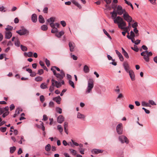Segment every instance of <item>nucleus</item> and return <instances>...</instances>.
Masks as SVG:
<instances>
[{
  "label": "nucleus",
  "instance_id": "57",
  "mask_svg": "<svg viewBox=\"0 0 157 157\" xmlns=\"http://www.w3.org/2000/svg\"><path fill=\"white\" fill-rule=\"evenodd\" d=\"M69 150L71 151V152L72 154L74 155H76V151L75 150L71 149H70Z\"/></svg>",
  "mask_w": 157,
  "mask_h": 157
},
{
  "label": "nucleus",
  "instance_id": "62",
  "mask_svg": "<svg viewBox=\"0 0 157 157\" xmlns=\"http://www.w3.org/2000/svg\"><path fill=\"white\" fill-rule=\"evenodd\" d=\"M48 119V118L47 115H44L43 116V119L42 120L44 121H46Z\"/></svg>",
  "mask_w": 157,
  "mask_h": 157
},
{
  "label": "nucleus",
  "instance_id": "53",
  "mask_svg": "<svg viewBox=\"0 0 157 157\" xmlns=\"http://www.w3.org/2000/svg\"><path fill=\"white\" fill-rule=\"evenodd\" d=\"M20 42L18 40L15 41V45L17 47L20 46Z\"/></svg>",
  "mask_w": 157,
  "mask_h": 157
},
{
  "label": "nucleus",
  "instance_id": "48",
  "mask_svg": "<svg viewBox=\"0 0 157 157\" xmlns=\"http://www.w3.org/2000/svg\"><path fill=\"white\" fill-rule=\"evenodd\" d=\"M132 27L134 28V29L135 28H136L138 26V23L136 22H135L132 25Z\"/></svg>",
  "mask_w": 157,
  "mask_h": 157
},
{
  "label": "nucleus",
  "instance_id": "15",
  "mask_svg": "<svg viewBox=\"0 0 157 157\" xmlns=\"http://www.w3.org/2000/svg\"><path fill=\"white\" fill-rule=\"evenodd\" d=\"M115 52L118 56L120 60L121 61H123L124 58L121 54L117 50H116Z\"/></svg>",
  "mask_w": 157,
  "mask_h": 157
},
{
  "label": "nucleus",
  "instance_id": "61",
  "mask_svg": "<svg viewBox=\"0 0 157 157\" xmlns=\"http://www.w3.org/2000/svg\"><path fill=\"white\" fill-rule=\"evenodd\" d=\"M52 81V85L51 86L54 87L55 86V85L54 84V83H55V80L54 79H52L51 80Z\"/></svg>",
  "mask_w": 157,
  "mask_h": 157
},
{
  "label": "nucleus",
  "instance_id": "37",
  "mask_svg": "<svg viewBox=\"0 0 157 157\" xmlns=\"http://www.w3.org/2000/svg\"><path fill=\"white\" fill-rule=\"evenodd\" d=\"M57 129L59 130L60 133L62 132L63 131V128L61 125H58L57 126Z\"/></svg>",
  "mask_w": 157,
  "mask_h": 157
},
{
  "label": "nucleus",
  "instance_id": "26",
  "mask_svg": "<svg viewBox=\"0 0 157 157\" xmlns=\"http://www.w3.org/2000/svg\"><path fill=\"white\" fill-rule=\"evenodd\" d=\"M48 84L45 83H42L40 85V87L42 89H45L47 88Z\"/></svg>",
  "mask_w": 157,
  "mask_h": 157
},
{
  "label": "nucleus",
  "instance_id": "30",
  "mask_svg": "<svg viewBox=\"0 0 157 157\" xmlns=\"http://www.w3.org/2000/svg\"><path fill=\"white\" fill-rule=\"evenodd\" d=\"M45 150L47 151H49L51 150V145L48 144L45 147Z\"/></svg>",
  "mask_w": 157,
  "mask_h": 157
},
{
  "label": "nucleus",
  "instance_id": "32",
  "mask_svg": "<svg viewBox=\"0 0 157 157\" xmlns=\"http://www.w3.org/2000/svg\"><path fill=\"white\" fill-rule=\"evenodd\" d=\"M20 47L21 50L25 52L27 50V48L25 46H23L22 45H21Z\"/></svg>",
  "mask_w": 157,
  "mask_h": 157
},
{
  "label": "nucleus",
  "instance_id": "5",
  "mask_svg": "<svg viewBox=\"0 0 157 157\" xmlns=\"http://www.w3.org/2000/svg\"><path fill=\"white\" fill-rule=\"evenodd\" d=\"M123 17L124 19L128 23H130L132 21V17L129 15L127 12L123 14Z\"/></svg>",
  "mask_w": 157,
  "mask_h": 157
},
{
  "label": "nucleus",
  "instance_id": "47",
  "mask_svg": "<svg viewBox=\"0 0 157 157\" xmlns=\"http://www.w3.org/2000/svg\"><path fill=\"white\" fill-rule=\"evenodd\" d=\"M115 91L117 93L119 94L120 92V89L118 86L116 87V88L115 90Z\"/></svg>",
  "mask_w": 157,
  "mask_h": 157
},
{
  "label": "nucleus",
  "instance_id": "46",
  "mask_svg": "<svg viewBox=\"0 0 157 157\" xmlns=\"http://www.w3.org/2000/svg\"><path fill=\"white\" fill-rule=\"evenodd\" d=\"M6 128H7L6 127H1L0 128V130L2 132H6Z\"/></svg>",
  "mask_w": 157,
  "mask_h": 157
},
{
  "label": "nucleus",
  "instance_id": "25",
  "mask_svg": "<svg viewBox=\"0 0 157 157\" xmlns=\"http://www.w3.org/2000/svg\"><path fill=\"white\" fill-rule=\"evenodd\" d=\"M39 21L40 23H43L44 22V19L41 15H40L39 16Z\"/></svg>",
  "mask_w": 157,
  "mask_h": 157
},
{
  "label": "nucleus",
  "instance_id": "18",
  "mask_svg": "<svg viewBox=\"0 0 157 157\" xmlns=\"http://www.w3.org/2000/svg\"><path fill=\"white\" fill-rule=\"evenodd\" d=\"M31 20L33 22H36L37 20V16L36 14H33L31 16Z\"/></svg>",
  "mask_w": 157,
  "mask_h": 157
},
{
  "label": "nucleus",
  "instance_id": "34",
  "mask_svg": "<svg viewBox=\"0 0 157 157\" xmlns=\"http://www.w3.org/2000/svg\"><path fill=\"white\" fill-rule=\"evenodd\" d=\"M117 14H118V13H116V11H115L114 14L111 15V17L113 19V20L116 18L117 17Z\"/></svg>",
  "mask_w": 157,
  "mask_h": 157
},
{
  "label": "nucleus",
  "instance_id": "58",
  "mask_svg": "<svg viewBox=\"0 0 157 157\" xmlns=\"http://www.w3.org/2000/svg\"><path fill=\"white\" fill-rule=\"evenodd\" d=\"M71 141L72 143L73 144V145H75L76 146H78L79 145L78 144L75 142L72 139L71 140Z\"/></svg>",
  "mask_w": 157,
  "mask_h": 157
},
{
  "label": "nucleus",
  "instance_id": "14",
  "mask_svg": "<svg viewBox=\"0 0 157 157\" xmlns=\"http://www.w3.org/2000/svg\"><path fill=\"white\" fill-rule=\"evenodd\" d=\"M141 55L144 57V59L146 62H148L149 61V58L147 56V55L145 54L144 52H142L141 53Z\"/></svg>",
  "mask_w": 157,
  "mask_h": 157
},
{
  "label": "nucleus",
  "instance_id": "6",
  "mask_svg": "<svg viewBox=\"0 0 157 157\" xmlns=\"http://www.w3.org/2000/svg\"><path fill=\"white\" fill-rule=\"evenodd\" d=\"M119 140L122 143L125 142L126 144H128L129 142L127 137L123 135L120 136L119 137Z\"/></svg>",
  "mask_w": 157,
  "mask_h": 157
},
{
  "label": "nucleus",
  "instance_id": "20",
  "mask_svg": "<svg viewBox=\"0 0 157 157\" xmlns=\"http://www.w3.org/2000/svg\"><path fill=\"white\" fill-rule=\"evenodd\" d=\"M64 32L63 31H61L59 33H56V36L58 38H60L61 36L64 34Z\"/></svg>",
  "mask_w": 157,
  "mask_h": 157
},
{
  "label": "nucleus",
  "instance_id": "35",
  "mask_svg": "<svg viewBox=\"0 0 157 157\" xmlns=\"http://www.w3.org/2000/svg\"><path fill=\"white\" fill-rule=\"evenodd\" d=\"M42 78L40 76H38L35 78V80L37 82H40L42 80Z\"/></svg>",
  "mask_w": 157,
  "mask_h": 157
},
{
  "label": "nucleus",
  "instance_id": "12",
  "mask_svg": "<svg viewBox=\"0 0 157 157\" xmlns=\"http://www.w3.org/2000/svg\"><path fill=\"white\" fill-rule=\"evenodd\" d=\"M123 67L125 71L128 73L129 71V66L127 62H124L123 63Z\"/></svg>",
  "mask_w": 157,
  "mask_h": 157
},
{
  "label": "nucleus",
  "instance_id": "40",
  "mask_svg": "<svg viewBox=\"0 0 157 157\" xmlns=\"http://www.w3.org/2000/svg\"><path fill=\"white\" fill-rule=\"evenodd\" d=\"M131 48L135 51V52H137L139 51V49L137 47L136 45H134V47H132Z\"/></svg>",
  "mask_w": 157,
  "mask_h": 157
},
{
  "label": "nucleus",
  "instance_id": "23",
  "mask_svg": "<svg viewBox=\"0 0 157 157\" xmlns=\"http://www.w3.org/2000/svg\"><path fill=\"white\" fill-rule=\"evenodd\" d=\"M131 40L132 42L133 43H134L136 45H137L138 44H139L140 41V40H137L136 41H134L135 39L134 38H133L132 37L131 39H130Z\"/></svg>",
  "mask_w": 157,
  "mask_h": 157
},
{
  "label": "nucleus",
  "instance_id": "3",
  "mask_svg": "<svg viewBox=\"0 0 157 157\" xmlns=\"http://www.w3.org/2000/svg\"><path fill=\"white\" fill-rule=\"evenodd\" d=\"M16 32L21 36L28 35L29 34V31L24 28H22L21 29L17 31Z\"/></svg>",
  "mask_w": 157,
  "mask_h": 157
},
{
  "label": "nucleus",
  "instance_id": "27",
  "mask_svg": "<svg viewBox=\"0 0 157 157\" xmlns=\"http://www.w3.org/2000/svg\"><path fill=\"white\" fill-rule=\"evenodd\" d=\"M77 118L80 119H83L85 117V116L84 115L82 114L79 113H78L77 116Z\"/></svg>",
  "mask_w": 157,
  "mask_h": 157
},
{
  "label": "nucleus",
  "instance_id": "9",
  "mask_svg": "<svg viewBox=\"0 0 157 157\" xmlns=\"http://www.w3.org/2000/svg\"><path fill=\"white\" fill-rule=\"evenodd\" d=\"M103 150L99 149H94L91 150V152L93 154H98L103 152Z\"/></svg>",
  "mask_w": 157,
  "mask_h": 157
},
{
  "label": "nucleus",
  "instance_id": "8",
  "mask_svg": "<svg viewBox=\"0 0 157 157\" xmlns=\"http://www.w3.org/2000/svg\"><path fill=\"white\" fill-rule=\"evenodd\" d=\"M129 74L130 78L131 79V80L134 81L135 80V75L133 71L131 70H129L128 72Z\"/></svg>",
  "mask_w": 157,
  "mask_h": 157
},
{
  "label": "nucleus",
  "instance_id": "56",
  "mask_svg": "<svg viewBox=\"0 0 157 157\" xmlns=\"http://www.w3.org/2000/svg\"><path fill=\"white\" fill-rule=\"evenodd\" d=\"M142 109L144 110V111L146 113L149 114L150 113V111L149 110L145 109V108L143 107Z\"/></svg>",
  "mask_w": 157,
  "mask_h": 157
},
{
  "label": "nucleus",
  "instance_id": "17",
  "mask_svg": "<svg viewBox=\"0 0 157 157\" xmlns=\"http://www.w3.org/2000/svg\"><path fill=\"white\" fill-rule=\"evenodd\" d=\"M54 101H55L58 104H60V102L61 100V98L59 96H58L57 97L54 98L53 99Z\"/></svg>",
  "mask_w": 157,
  "mask_h": 157
},
{
  "label": "nucleus",
  "instance_id": "60",
  "mask_svg": "<svg viewBox=\"0 0 157 157\" xmlns=\"http://www.w3.org/2000/svg\"><path fill=\"white\" fill-rule=\"evenodd\" d=\"M28 56L29 57H31L33 56V53L32 52H29L27 53Z\"/></svg>",
  "mask_w": 157,
  "mask_h": 157
},
{
  "label": "nucleus",
  "instance_id": "50",
  "mask_svg": "<svg viewBox=\"0 0 157 157\" xmlns=\"http://www.w3.org/2000/svg\"><path fill=\"white\" fill-rule=\"evenodd\" d=\"M44 73V71L43 69H40L38 70V74L40 75H42Z\"/></svg>",
  "mask_w": 157,
  "mask_h": 157
},
{
  "label": "nucleus",
  "instance_id": "21",
  "mask_svg": "<svg viewBox=\"0 0 157 157\" xmlns=\"http://www.w3.org/2000/svg\"><path fill=\"white\" fill-rule=\"evenodd\" d=\"M55 75L57 78L58 80L61 81L63 77L60 75L59 74H56Z\"/></svg>",
  "mask_w": 157,
  "mask_h": 157
},
{
  "label": "nucleus",
  "instance_id": "44",
  "mask_svg": "<svg viewBox=\"0 0 157 157\" xmlns=\"http://www.w3.org/2000/svg\"><path fill=\"white\" fill-rule=\"evenodd\" d=\"M9 113L8 111H6L5 112L3 113L2 114V116L3 117H5L6 116H7Z\"/></svg>",
  "mask_w": 157,
  "mask_h": 157
},
{
  "label": "nucleus",
  "instance_id": "43",
  "mask_svg": "<svg viewBox=\"0 0 157 157\" xmlns=\"http://www.w3.org/2000/svg\"><path fill=\"white\" fill-rule=\"evenodd\" d=\"M142 105L144 106H150L145 101H143L142 102Z\"/></svg>",
  "mask_w": 157,
  "mask_h": 157
},
{
  "label": "nucleus",
  "instance_id": "64",
  "mask_svg": "<svg viewBox=\"0 0 157 157\" xmlns=\"http://www.w3.org/2000/svg\"><path fill=\"white\" fill-rule=\"evenodd\" d=\"M54 89V87L53 86H50L49 88V90L51 92H52Z\"/></svg>",
  "mask_w": 157,
  "mask_h": 157
},
{
  "label": "nucleus",
  "instance_id": "31",
  "mask_svg": "<svg viewBox=\"0 0 157 157\" xmlns=\"http://www.w3.org/2000/svg\"><path fill=\"white\" fill-rule=\"evenodd\" d=\"M55 86L57 88H59L61 86V84L60 82L55 81Z\"/></svg>",
  "mask_w": 157,
  "mask_h": 157
},
{
  "label": "nucleus",
  "instance_id": "36",
  "mask_svg": "<svg viewBox=\"0 0 157 157\" xmlns=\"http://www.w3.org/2000/svg\"><path fill=\"white\" fill-rule=\"evenodd\" d=\"M51 32L52 33H57L58 32V30L56 28L53 27L51 30Z\"/></svg>",
  "mask_w": 157,
  "mask_h": 157
},
{
  "label": "nucleus",
  "instance_id": "7",
  "mask_svg": "<svg viewBox=\"0 0 157 157\" xmlns=\"http://www.w3.org/2000/svg\"><path fill=\"white\" fill-rule=\"evenodd\" d=\"M94 80L89 79V93H92V89L94 86Z\"/></svg>",
  "mask_w": 157,
  "mask_h": 157
},
{
  "label": "nucleus",
  "instance_id": "10",
  "mask_svg": "<svg viewBox=\"0 0 157 157\" xmlns=\"http://www.w3.org/2000/svg\"><path fill=\"white\" fill-rule=\"evenodd\" d=\"M69 46L70 48V51L71 52H73L74 51V48L75 47V43L72 42H69Z\"/></svg>",
  "mask_w": 157,
  "mask_h": 157
},
{
  "label": "nucleus",
  "instance_id": "51",
  "mask_svg": "<svg viewBox=\"0 0 157 157\" xmlns=\"http://www.w3.org/2000/svg\"><path fill=\"white\" fill-rule=\"evenodd\" d=\"M130 36H131V37L133 38H134L135 37V35L132 31H131L130 32Z\"/></svg>",
  "mask_w": 157,
  "mask_h": 157
},
{
  "label": "nucleus",
  "instance_id": "45",
  "mask_svg": "<svg viewBox=\"0 0 157 157\" xmlns=\"http://www.w3.org/2000/svg\"><path fill=\"white\" fill-rule=\"evenodd\" d=\"M56 111L59 114H61L62 112V109L61 108L59 107H57L56 108Z\"/></svg>",
  "mask_w": 157,
  "mask_h": 157
},
{
  "label": "nucleus",
  "instance_id": "22",
  "mask_svg": "<svg viewBox=\"0 0 157 157\" xmlns=\"http://www.w3.org/2000/svg\"><path fill=\"white\" fill-rule=\"evenodd\" d=\"M56 18L54 17H52L47 20L48 22L50 23H53L54 22Z\"/></svg>",
  "mask_w": 157,
  "mask_h": 157
},
{
  "label": "nucleus",
  "instance_id": "4",
  "mask_svg": "<svg viewBox=\"0 0 157 157\" xmlns=\"http://www.w3.org/2000/svg\"><path fill=\"white\" fill-rule=\"evenodd\" d=\"M116 130L118 134H122L123 125L122 123H120L117 125L116 127Z\"/></svg>",
  "mask_w": 157,
  "mask_h": 157
},
{
  "label": "nucleus",
  "instance_id": "19",
  "mask_svg": "<svg viewBox=\"0 0 157 157\" xmlns=\"http://www.w3.org/2000/svg\"><path fill=\"white\" fill-rule=\"evenodd\" d=\"M125 26H122V28H120L121 29H123L124 30L127 31L128 32H129V29L131 27V24L130 23H128V26L126 27H125Z\"/></svg>",
  "mask_w": 157,
  "mask_h": 157
},
{
  "label": "nucleus",
  "instance_id": "38",
  "mask_svg": "<svg viewBox=\"0 0 157 157\" xmlns=\"http://www.w3.org/2000/svg\"><path fill=\"white\" fill-rule=\"evenodd\" d=\"M41 29L43 31H46L48 29L47 26L46 25H43L41 27Z\"/></svg>",
  "mask_w": 157,
  "mask_h": 157
},
{
  "label": "nucleus",
  "instance_id": "11",
  "mask_svg": "<svg viewBox=\"0 0 157 157\" xmlns=\"http://www.w3.org/2000/svg\"><path fill=\"white\" fill-rule=\"evenodd\" d=\"M64 120V117L62 115H59L57 117V121L60 124L62 123Z\"/></svg>",
  "mask_w": 157,
  "mask_h": 157
},
{
  "label": "nucleus",
  "instance_id": "13",
  "mask_svg": "<svg viewBox=\"0 0 157 157\" xmlns=\"http://www.w3.org/2000/svg\"><path fill=\"white\" fill-rule=\"evenodd\" d=\"M9 109V107L8 106L5 108H0V115H1L2 113L6 112V111H8Z\"/></svg>",
  "mask_w": 157,
  "mask_h": 157
},
{
  "label": "nucleus",
  "instance_id": "63",
  "mask_svg": "<svg viewBox=\"0 0 157 157\" xmlns=\"http://www.w3.org/2000/svg\"><path fill=\"white\" fill-rule=\"evenodd\" d=\"M10 110H12L13 109L15 108V106L13 104H12L10 106Z\"/></svg>",
  "mask_w": 157,
  "mask_h": 157
},
{
  "label": "nucleus",
  "instance_id": "42",
  "mask_svg": "<svg viewBox=\"0 0 157 157\" xmlns=\"http://www.w3.org/2000/svg\"><path fill=\"white\" fill-rule=\"evenodd\" d=\"M13 29V27L9 25H8L7 26V27L5 29L7 31H8L12 30Z\"/></svg>",
  "mask_w": 157,
  "mask_h": 157
},
{
  "label": "nucleus",
  "instance_id": "1",
  "mask_svg": "<svg viewBox=\"0 0 157 157\" xmlns=\"http://www.w3.org/2000/svg\"><path fill=\"white\" fill-rule=\"evenodd\" d=\"M113 21L115 23L118 24V26L119 28H121L122 26H125L126 25V22L120 16H117Z\"/></svg>",
  "mask_w": 157,
  "mask_h": 157
},
{
  "label": "nucleus",
  "instance_id": "54",
  "mask_svg": "<svg viewBox=\"0 0 157 157\" xmlns=\"http://www.w3.org/2000/svg\"><path fill=\"white\" fill-rule=\"evenodd\" d=\"M40 100L42 102H43L44 101V97L43 95L40 96Z\"/></svg>",
  "mask_w": 157,
  "mask_h": 157
},
{
  "label": "nucleus",
  "instance_id": "24",
  "mask_svg": "<svg viewBox=\"0 0 157 157\" xmlns=\"http://www.w3.org/2000/svg\"><path fill=\"white\" fill-rule=\"evenodd\" d=\"M72 2L77 7H78L79 9H80L82 8L81 6V5L79 4V3H78L77 2L75 1H73Z\"/></svg>",
  "mask_w": 157,
  "mask_h": 157
},
{
  "label": "nucleus",
  "instance_id": "59",
  "mask_svg": "<svg viewBox=\"0 0 157 157\" xmlns=\"http://www.w3.org/2000/svg\"><path fill=\"white\" fill-rule=\"evenodd\" d=\"M123 54L126 58L127 59L129 58L128 54L126 52L123 53Z\"/></svg>",
  "mask_w": 157,
  "mask_h": 157
},
{
  "label": "nucleus",
  "instance_id": "2",
  "mask_svg": "<svg viewBox=\"0 0 157 157\" xmlns=\"http://www.w3.org/2000/svg\"><path fill=\"white\" fill-rule=\"evenodd\" d=\"M116 13H118V15H121L123 14H124L126 13V11L124 9H123L122 7L120 5H118L117 7Z\"/></svg>",
  "mask_w": 157,
  "mask_h": 157
},
{
  "label": "nucleus",
  "instance_id": "39",
  "mask_svg": "<svg viewBox=\"0 0 157 157\" xmlns=\"http://www.w3.org/2000/svg\"><path fill=\"white\" fill-rule=\"evenodd\" d=\"M148 102L149 104L152 105H156V103L152 100H149Z\"/></svg>",
  "mask_w": 157,
  "mask_h": 157
},
{
  "label": "nucleus",
  "instance_id": "16",
  "mask_svg": "<svg viewBox=\"0 0 157 157\" xmlns=\"http://www.w3.org/2000/svg\"><path fill=\"white\" fill-rule=\"evenodd\" d=\"M12 36V33L9 31H7L5 33V38L7 39H10Z\"/></svg>",
  "mask_w": 157,
  "mask_h": 157
},
{
  "label": "nucleus",
  "instance_id": "41",
  "mask_svg": "<svg viewBox=\"0 0 157 157\" xmlns=\"http://www.w3.org/2000/svg\"><path fill=\"white\" fill-rule=\"evenodd\" d=\"M69 83L70 85L73 88H74L75 87L74 83L71 80H70L69 81Z\"/></svg>",
  "mask_w": 157,
  "mask_h": 157
},
{
  "label": "nucleus",
  "instance_id": "33",
  "mask_svg": "<svg viewBox=\"0 0 157 157\" xmlns=\"http://www.w3.org/2000/svg\"><path fill=\"white\" fill-rule=\"evenodd\" d=\"M83 71L85 73L88 72V67L86 65H85L83 68Z\"/></svg>",
  "mask_w": 157,
  "mask_h": 157
},
{
  "label": "nucleus",
  "instance_id": "29",
  "mask_svg": "<svg viewBox=\"0 0 157 157\" xmlns=\"http://www.w3.org/2000/svg\"><path fill=\"white\" fill-rule=\"evenodd\" d=\"M103 31L105 33V34L110 39V40L112 39V38L111 36H110L109 34L107 33V32L106 31V30L104 29H103Z\"/></svg>",
  "mask_w": 157,
  "mask_h": 157
},
{
  "label": "nucleus",
  "instance_id": "49",
  "mask_svg": "<svg viewBox=\"0 0 157 157\" xmlns=\"http://www.w3.org/2000/svg\"><path fill=\"white\" fill-rule=\"evenodd\" d=\"M45 62L47 66L48 67H49L50 65V63L49 61L46 58L45 59Z\"/></svg>",
  "mask_w": 157,
  "mask_h": 157
},
{
  "label": "nucleus",
  "instance_id": "52",
  "mask_svg": "<svg viewBox=\"0 0 157 157\" xmlns=\"http://www.w3.org/2000/svg\"><path fill=\"white\" fill-rule=\"evenodd\" d=\"M60 23L63 27L65 26L66 25V22L64 21H60Z\"/></svg>",
  "mask_w": 157,
  "mask_h": 157
},
{
  "label": "nucleus",
  "instance_id": "28",
  "mask_svg": "<svg viewBox=\"0 0 157 157\" xmlns=\"http://www.w3.org/2000/svg\"><path fill=\"white\" fill-rule=\"evenodd\" d=\"M16 150V147L14 146L11 147L10 148V152L11 153H13Z\"/></svg>",
  "mask_w": 157,
  "mask_h": 157
},
{
  "label": "nucleus",
  "instance_id": "55",
  "mask_svg": "<svg viewBox=\"0 0 157 157\" xmlns=\"http://www.w3.org/2000/svg\"><path fill=\"white\" fill-rule=\"evenodd\" d=\"M133 31L134 32L136 33V34H137L136 35V36H138L139 35V34H138V30H137V28H135L134 29V30H133Z\"/></svg>",
  "mask_w": 157,
  "mask_h": 157
}]
</instances>
